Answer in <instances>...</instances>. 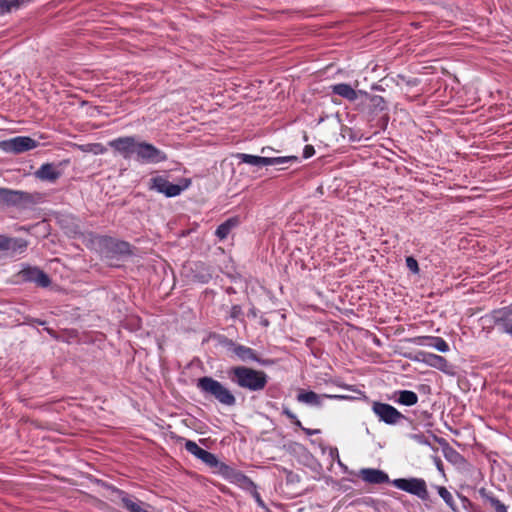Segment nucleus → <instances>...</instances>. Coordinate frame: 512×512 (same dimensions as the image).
I'll use <instances>...</instances> for the list:
<instances>
[{
  "label": "nucleus",
  "instance_id": "nucleus-36",
  "mask_svg": "<svg viewBox=\"0 0 512 512\" xmlns=\"http://www.w3.org/2000/svg\"><path fill=\"white\" fill-rule=\"evenodd\" d=\"M243 315L242 307L240 305H233L230 310L231 319H239Z\"/></svg>",
  "mask_w": 512,
  "mask_h": 512
},
{
  "label": "nucleus",
  "instance_id": "nucleus-6",
  "mask_svg": "<svg viewBox=\"0 0 512 512\" xmlns=\"http://www.w3.org/2000/svg\"><path fill=\"white\" fill-rule=\"evenodd\" d=\"M183 181L184 185L173 184L163 176H156L149 180L148 188L149 190H155L158 193L164 194L166 197H175L180 195L190 185V180L183 179Z\"/></svg>",
  "mask_w": 512,
  "mask_h": 512
},
{
  "label": "nucleus",
  "instance_id": "nucleus-4",
  "mask_svg": "<svg viewBox=\"0 0 512 512\" xmlns=\"http://www.w3.org/2000/svg\"><path fill=\"white\" fill-rule=\"evenodd\" d=\"M396 488L418 497L423 502L430 501L427 483L423 478H397L391 481Z\"/></svg>",
  "mask_w": 512,
  "mask_h": 512
},
{
  "label": "nucleus",
  "instance_id": "nucleus-9",
  "mask_svg": "<svg viewBox=\"0 0 512 512\" xmlns=\"http://www.w3.org/2000/svg\"><path fill=\"white\" fill-rule=\"evenodd\" d=\"M136 148V158L141 163L157 164L168 159L164 151L158 149L156 146L148 142H138Z\"/></svg>",
  "mask_w": 512,
  "mask_h": 512
},
{
  "label": "nucleus",
  "instance_id": "nucleus-23",
  "mask_svg": "<svg viewBox=\"0 0 512 512\" xmlns=\"http://www.w3.org/2000/svg\"><path fill=\"white\" fill-rule=\"evenodd\" d=\"M238 224L239 219L237 217H231L217 227L215 235L220 240H224L230 234L231 230L235 228Z\"/></svg>",
  "mask_w": 512,
  "mask_h": 512
},
{
  "label": "nucleus",
  "instance_id": "nucleus-42",
  "mask_svg": "<svg viewBox=\"0 0 512 512\" xmlns=\"http://www.w3.org/2000/svg\"><path fill=\"white\" fill-rule=\"evenodd\" d=\"M406 83L408 85H411V86H414L418 83V80L417 79H411V80H407Z\"/></svg>",
  "mask_w": 512,
  "mask_h": 512
},
{
  "label": "nucleus",
  "instance_id": "nucleus-37",
  "mask_svg": "<svg viewBox=\"0 0 512 512\" xmlns=\"http://www.w3.org/2000/svg\"><path fill=\"white\" fill-rule=\"evenodd\" d=\"M315 154V149L312 145H306L303 149V158L307 159Z\"/></svg>",
  "mask_w": 512,
  "mask_h": 512
},
{
  "label": "nucleus",
  "instance_id": "nucleus-45",
  "mask_svg": "<svg viewBox=\"0 0 512 512\" xmlns=\"http://www.w3.org/2000/svg\"><path fill=\"white\" fill-rule=\"evenodd\" d=\"M293 476H294V475H293V473H292V472H289V473H288V477H287V478H288V479H290V478H291V480H294V477H293Z\"/></svg>",
  "mask_w": 512,
  "mask_h": 512
},
{
  "label": "nucleus",
  "instance_id": "nucleus-29",
  "mask_svg": "<svg viewBox=\"0 0 512 512\" xmlns=\"http://www.w3.org/2000/svg\"><path fill=\"white\" fill-rule=\"evenodd\" d=\"M296 156H287V157H266V166L279 165L290 161H297Z\"/></svg>",
  "mask_w": 512,
  "mask_h": 512
},
{
  "label": "nucleus",
  "instance_id": "nucleus-19",
  "mask_svg": "<svg viewBox=\"0 0 512 512\" xmlns=\"http://www.w3.org/2000/svg\"><path fill=\"white\" fill-rule=\"evenodd\" d=\"M332 93L342 98L354 102L360 96L361 90H355L352 88L350 84L347 83H339L331 86Z\"/></svg>",
  "mask_w": 512,
  "mask_h": 512
},
{
  "label": "nucleus",
  "instance_id": "nucleus-3",
  "mask_svg": "<svg viewBox=\"0 0 512 512\" xmlns=\"http://www.w3.org/2000/svg\"><path fill=\"white\" fill-rule=\"evenodd\" d=\"M42 201V195L39 192H26L0 187V204L8 207H17L28 209Z\"/></svg>",
  "mask_w": 512,
  "mask_h": 512
},
{
  "label": "nucleus",
  "instance_id": "nucleus-22",
  "mask_svg": "<svg viewBox=\"0 0 512 512\" xmlns=\"http://www.w3.org/2000/svg\"><path fill=\"white\" fill-rule=\"evenodd\" d=\"M433 438L442 447L443 454L447 460L456 463L461 458V455L444 438L436 435H433Z\"/></svg>",
  "mask_w": 512,
  "mask_h": 512
},
{
  "label": "nucleus",
  "instance_id": "nucleus-40",
  "mask_svg": "<svg viewBox=\"0 0 512 512\" xmlns=\"http://www.w3.org/2000/svg\"><path fill=\"white\" fill-rule=\"evenodd\" d=\"M260 323L264 327H268L269 324H270L269 320L267 318H264V317H261Z\"/></svg>",
  "mask_w": 512,
  "mask_h": 512
},
{
  "label": "nucleus",
  "instance_id": "nucleus-34",
  "mask_svg": "<svg viewBox=\"0 0 512 512\" xmlns=\"http://www.w3.org/2000/svg\"><path fill=\"white\" fill-rule=\"evenodd\" d=\"M250 484H251V486H253V491L251 493H252V496L255 499L256 503L258 504V506L265 508L266 507L265 503H264L260 493L257 491L256 485L251 480H250Z\"/></svg>",
  "mask_w": 512,
  "mask_h": 512
},
{
  "label": "nucleus",
  "instance_id": "nucleus-30",
  "mask_svg": "<svg viewBox=\"0 0 512 512\" xmlns=\"http://www.w3.org/2000/svg\"><path fill=\"white\" fill-rule=\"evenodd\" d=\"M218 344L232 352H234V348L237 346V343H235L232 339H229L228 337L224 335H218L217 336Z\"/></svg>",
  "mask_w": 512,
  "mask_h": 512
},
{
  "label": "nucleus",
  "instance_id": "nucleus-13",
  "mask_svg": "<svg viewBox=\"0 0 512 512\" xmlns=\"http://www.w3.org/2000/svg\"><path fill=\"white\" fill-rule=\"evenodd\" d=\"M61 165L62 163H44L34 172V176L41 181L55 183L62 176Z\"/></svg>",
  "mask_w": 512,
  "mask_h": 512
},
{
  "label": "nucleus",
  "instance_id": "nucleus-1",
  "mask_svg": "<svg viewBox=\"0 0 512 512\" xmlns=\"http://www.w3.org/2000/svg\"><path fill=\"white\" fill-rule=\"evenodd\" d=\"M228 377L238 387L259 392L264 390L268 383V375L262 370H256L247 366H234L228 370Z\"/></svg>",
  "mask_w": 512,
  "mask_h": 512
},
{
  "label": "nucleus",
  "instance_id": "nucleus-24",
  "mask_svg": "<svg viewBox=\"0 0 512 512\" xmlns=\"http://www.w3.org/2000/svg\"><path fill=\"white\" fill-rule=\"evenodd\" d=\"M297 400L301 403L313 405V406H321V396L315 393L314 391H305L300 390L297 395Z\"/></svg>",
  "mask_w": 512,
  "mask_h": 512
},
{
  "label": "nucleus",
  "instance_id": "nucleus-25",
  "mask_svg": "<svg viewBox=\"0 0 512 512\" xmlns=\"http://www.w3.org/2000/svg\"><path fill=\"white\" fill-rule=\"evenodd\" d=\"M398 395L396 402L405 405V406H413L418 402V396L415 392L410 390H400L396 392Z\"/></svg>",
  "mask_w": 512,
  "mask_h": 512
},
{
  "label": "nucleus",
  "instance_id": "nucleus-35",
  "mask_svg": "<svg viewBox=\"0 0 512 512\" xmlns=\"http://www.w3.org/2000/svg\"><path fill=\"white\" fill-rule=\"evenodd\" d=\"M410 438L422 445H430L429 440L423 433L411 434Z\"/></svg>",
  "mask_w": 512,
  "mask_h": 512
},
{
  "label": "nucleus",
  "instance_id": "nucleus-38",
  "mask_svg": "<svg viewBox=\"0 0 512 512\" xmlns=\"http://www.w3.org/2000/svg\"><path fill=\"white\" fill-rule=\"evenodd\" d=\"M282 414L287 416V418H289L291 422L293 420H296L297 417L288 407H283Z\"/></svg>",
  "mask_w": 512,
  "mask_h": 512
},
{
  "label": "nucleus",
  "instance_id": "nucleus-27",
  "mask_svg": "<svg viewBox=\"0 0 512 512\" xmlns=\"http://www.w3.org/2000/svg\"><path fill=\"white\" fill-rule=\"evenodd\" d=\"M237 158L240 159L242 163L250 164L253 166H266V157L250 155L245 153L237 154Z\"/></svg>",
  "mask_w": 512,
  "mask_h": 512
},
{
  "label": "nucleus",
  "instance_id": "nucleus-46",
  "mask_svg": "<svg viewBox=\"0 0 512 512\" xmlns=\"http://www.w3.org/2000/svg\"><path fill=\"white\" fill-rule=\"evenodd\" d=\"M324 397H327V398H338L339 396H336V395H334V396H332V395H324Z\"/></svg>",
  "mask_w": 512,
  "mask_h": 512
},
{
  "label": "nucleus",
  "instance_id": "nucleus-41",
  "mask_svg": "<svg viewBox=\"0 0 512 512\" xmlns=\"http://www.w3.org/2000/svg\"><path fill=\"white\" fill-rule=\"evenodd\" d=\"M292 423H293L295 426L299 427L301 430H302V428H304V427L302 426V423L300 422V420H299L297 417H296V420H293V421H292Z\"/></svg>",
  "mask_w": 512,
  "mask_h": 512
},
{
  "label": "nucleus",
  "instance_id": "nucleus-5",
  "mask_svg": "<svg viewBox=\"0 0 512 512\" xmlns=\"http://www.w3.org/2000/svg\"><path fill=\"white\" fill-rule=\"evenodd\" d=\"M485 318L500 333L507 334L512 338V303L508 306L492 310Z\"/></svg>",
  "mask_w": 512,
  "mask_h": 512
},
{
  "label": "nucleus",
  "instance_id": "nucleus-10",
  "mask_svg": "<svg viewBox=\"0 0 512 512\" xmlns=\"http://www.w3.org/2000/svg\"><path fill=\"white\" fill-rule=\"evenodd\" d=\"M38 141L28 136H17L15 138L0 142V148L8 153L20 154L32 150L38 146Z\"/></svg>",
  "mask_w": 512,
  "mask_h": 512
},
{
  "label": "nucleus",
  "instance_id": "nucleus-47",
  "mask_svg": "<svg viewBox=\"0 0 512 512\" xmlns=\"http://www.w3.org/2000/svg\"><path fill=\"white\" fill-rule=\"evenodd\" d=\"M398 77H399L400 79H402L403 81H405V77H404V76H402V75H398Z\"/></svg>",
  "mask_w": 512,
  "mask_h": 512
},
{
  "label": "nucleus",
  "instance_id": "nucleus-7",
  "mask_svg": "<svg viewBox=\"0 0 512 512\" xmlns=\"http://www.w3.org/2000/svg\"><path fill=\"white\" fill-rule=\"evenodd\" d=\"M372 411L378 417L379 421L387 425H397L407 417L390 404L374 401Z\"/></svg>",
  "mask_w": 512,
  "mask_h": 512
},
{
  "label": "nucleus",
  "instance_id": "nucleus-26",
  "mask_svg": "<svg viewBox=\"0 0 512 512\" xmlns=\"http://www.w3.org/2000/svg\"><path fill=\"white\" fill-rule=\"evenodd\" d=\"M435 488H436L439 496L444 500V502L447 504V506L453 512H459V509L456 505V502H455L451 492L445 486H436Z\"/></svg>",
  "mask_w": 512,
  "mask_h": 512
},
{
  "label": "nucleus",
  "instance_id": "nucleus-20",
  "mask_svg": "<svg viewBox=\"0 0 512 512\" xmlns=\"http://www.w3.org/2000/svg\"><path fill=\"white\" fill-rule=\"evenodd\" d=\"M479 495L484 504H488L495 512H508L507 506L504 505L493 493L487 491L485 488L479 490Z\"/></svg>",
  "mask_w": 512,
  "mask_h": 512
},
{
  "label": "nucleus",
  "instance_id": "nucleus-15",
  "mask_svg": "<svg viewBox=\"0 0 512 512\" xmlns=\"http://www.w3.org/2000/svg\"><path fill=\"white\" fill-rule=\"evenodd\" d=\"M101 244L107 250L108 253L112 255H131V245L130 243L122 240H117L112 237H103L101 240Z\"/></svg>",
  "mask_w": 512,
  "mask_h": 512
},
{
  "label": "nucleus",
  "instance_id": "nucleus-11",
  "mask_svg": "<svg viewBox=\"0 0 512 512\" xmlns=\"http://www.w3.org/2000/svg\"><path fill=\"white\" fill-rule=\"evenodd\" d=\"M108 145L124 159H130L136 154L138 141L134 136H124L109 141Z\"/></svg>",
  "mask_w": 512,
  "mask_h": 512
},
{
  "label": "nucleus",
  "instance_id": "nucleus-32",
  "mask_svg": "<svg viewBox=\"0 0 512 512\" xmlns=\"http://www.w3.org/2000/svg\"><path fill=\"white\" fill-rule=\"evenodd\" d=\"M83 151L93 152L94 154H104L107 149L101 143H93L89 144L87 149H83Z\"/></svg>",
  "mask_w": 512,
  "mask_h": 512
},
{
  "label": "nucleus",
  "instance_id": "nucleus-31",
  "mask_svg": "<svg viewBox=\"0 0 512 512\" xmlns=\"http://www.w3.org/2000/svg\"><path fill=\"white\" fill-rule=\"evenodd\" d=\"M212 468L216 469V472L223 476H229L232 471V468L230 466L223 462H220L219 460L218 464L213 466Z\"/></svg>",
  "mask_w": 512,
  "mask_h": 512
},
{
  "label": "nucleus",
  "instance_id": "nucleus-18",
  "mask_svg": "<svg viewBox=\"0 0 512 512\" xmlns=\"http://www.w3.org/2000/svg\"><path fill=\"white\" fill-rule=\"evenodd\" d=\"M360 96L368 102V112L371 115H378L379 113L387 110V103L382 96L371 95L366 91H360Z\"/></svg>",
  "mask_w": 512,
  "mask_h": 512
},
{
  "label": "nucleus",
  "instance_id": "nucleus-21",
  "mask_svg": "<svg viewBox=\"0 0 512 512\" xmlns=\"http://www.w3.org/2000/svg\"><path fill=\"white\" fill-rule=\"evenodd\" d=\"M233 353L243 362H260L257 352L250 347L237 344Z\"/></svg>",
  "mask_w": 512,
  "mask_h": 512
},
{
  "label": "nucleus",
  "instance_id": "nucleus-8",
  "mask_svg": "<svg viewBox=\"0 0 512 512\" xmlns=\"http://www.w3.org/2000/svg\"><path fill=\"white\" fill-rule=\"evenodd\" d=\"M29 242L20 237L0 234V253L7 258H16L26 252Z\"/></svg>",
  "mask_w": 512,
  "mask_h": 512
},
{
  "label": "nucleus",
  "instance_id": "nucleus-33",
  "mask_svg": "<svg viewBox=\"0 0 512 512\" xmlns=\"http://www.w3.org/2000/svg\"><path fill=\"white\" fill-rule=\"evenodd\" d=\"M406 266L411 272L415 274L419 272L418 262L413 256H408L406 258Z\"/></svg>",
  "mask_w": 512,
  "mask_h": 512
},
{
  "label": "nucleus",
  "instance_id": "nucleus-39",
  "mask_svg": "<svg viewBox=\"0 0 512 512\" xmlns=\"http://www.w3.org/2000/svg\"><path fill=\"white\" fill-rule=\"evenodd\" d=\"M302 431L308 435V436H311V435H314V434H318L320 433V430L318 429H309V428H302Z\"/></svg>",
  "mask_w": 512,
  "mask_h": 512
},
{
  "label": "nucleus",
  "instance_id": "nucleus-28",
  "mask_svg": "<svg viewBox=\"0 0 512 512\" xmlns=\"http://www.w3.org/2000/svg\"><path fill=\"white\" fill-rule=\"evenodd\" d=\"M423 339L429 340V345L434 347L440 352H447L449 351V345L448 343L441 337H433V336H427Z\"/></svg>",
  "mask_w": 512,
  "mask_h": 512
},
{
  "label": "nucleus",
  "instance_id": "nucleus-12",
  "mask_svg": "<svg viewBox=\"0 0 512 512\" xmlns=\"http://www.w3.org/2000/svg\"><path fill=\"white\" fill-rule=\"evenodd\" d=\"M20 276L23 281L33 282L42 288H46L51 284L49 276L37 267H28L23 269L20 272Z\"/></svg>",
  "mask_w": 512,
  "mask_h": 512
},
{
  "label": "nucleus",
  "instance_id": "nucleus-16",
  "mask_svg": "<svg viewBox=\"0 0 512 512\" xmlns=\"http://www.w3.org/2000/svg\"><path fill=\"white\" fill-rule=\"evenodd\" d=\"M359 477L366 483L379 485L389 483L391 481L388 474L383 470L376 468H363L359 472Z\"/></svg>",
  "mask_w": 512,
  "mask_h": 512
},
{
  "label": "nucleus",
  "instance_id": "nucleus-2",
  "mask_svg": "<svg viewBox=\"0 0 512 512\" xmlns=\"http://www.w3.org/2000/svg\"><path fill=\"white\" fill-rule=\"evenodd\" d=\"M196 386L205 397H211L224 406L231 407L236 404V397L232 391L210 376L199 378Z\"/></svg>",
  "mask_w": 512,
  "mask_h": 512
},
{
  "label": "nucleus",
  "instance_id": "nucleus-17",
  "mask_svg": "<svg viewBox=\"0 0 512 512\" xmlns=\"http://www.w3.org/2000/svg\"><path fill=\"white\" fill-rule=\"evenodd\" d=\"M416 359L443 372H447L449 368L446 358L434 353L419 352Z\"/></svg>",
  "mask_w": 512,
  "mask_h": 512
},
{
  "label": "nucleus",
  "instance_id": "nucleus-43",
  "mask_svg": "<svg viewBox=\"0 0 512 512\" xmlns=\"http://www.w3.org/2000/svg\"><path fill=\"white\" fill-rule=\"evenodd\" d=\"M372 89H373V90H379V91H383V90H384L380 85H377V84H374V85L372 86Z\"/></svg>",
  "mask_w": 512,
  "mask_h": 512
},
{
  "label": "nucleus",
  "instance_id": "nucleus-14",
  "mask_svg": "<svg viewBox=\"0 0 512 512\" xmlns=\"http://www.w3.org/2000/svg\"><path fill=\"white\" fill-rule=\"evenodd\" d=\"M185 449L209 467H213L218 464V459L213 453L199 447L197 443L192 440H186Z\"/></svg>",
  "mask_w": 512,
  "mask_h": 512
},
{
  "label": "nucleus",
  "instance_id": "nucleus-44",
  "mask_svg": "<svg viewBox=\"0 0 512 512\" xmlns=\"http://www.w3.org/2000/svg\"><path fill=\"white\" fill-rule=\"evenodd\" d=\"M250 313L252 314L253 317H256L257 316V313H256V310L255 309H251L250 310Z\"/></svg>",
  "mask_w": 512,
  "mask_h": 512
}]
</instances>
